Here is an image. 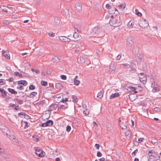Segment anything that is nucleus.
<instances>
[{
	"label": "nucleus",
	"instance_id": "obj_47",
	"mask_svg": "<svg viewBox=\"0 0 161 161\" xmlns=\"http://www.w3.org/2000/svg\"><path fill=\"white\" fill-rule=\"evenodd\" d=\"M157 140H154L153 141H151V143L153 144H155L157 143Z\"/></svg>",
	"mask_w": 161,
	"mask_h": 161
},
{
	"label": "nucleus",
	"instance_id": "obj_25",
	"mask_svg": "<svg viewBox=\"0 0 161 161\" xmlns=\"http://www.w3.org/2000/svg\"><path fill=\"white\" fill-rule=\"evenodd\" d=\"M103 92L102 91L100 92L98 94L97 97H99L100 98H101L102 97L103 93Z\"/></svg>",
	"mask_w": 161,
	"mask_h": 161
},
{
	"label": "nucleus",
	"instance_id": "obj_8",
	"mask_svg": "<svg viewBox=\"0 0 161 161\" xmlns=\"http://www.w3.org/2000/svg\"><path fill=\"white\" fill-rule=\"evenodd\" d=\"M6 134V135L8 136L11 140L13 141L15 139V137L11 133L10 130H7Z\"/></svg>",
	"mask_w": 161,
	"mask_h": 161
},
{
	"label": "nucleus",
	"instance_id": "obj_54",
	"mask_svg": "<svg viewBox=\"0 0 161 161\" xmlns=\"http://www.w3.org/2000/svg\"><path fill=\"white\" fill-rule=\"evenodd\" d=\"M102 153L98 151L97 153V156L98 157H100L102 156Z\"/></svg>",
	"mask_w": 161,
	"mask_h": 161
},
{
	"label": "nucleus",
	"instance_id": "obj_62",
	"mask_svg": "<svg viewBox=\"0 0 161 161\" xmlns=\"http://www.w3.org/2000/svg\"><path fill=\"white\" fill-rule=\"evenodd\" d=\"M24 123L25 124V128L26 127H27L28 126V124L27 122H24Z\"/></svg>",
	"mask_w": 161,
	"mask_h": 161
},
{
	"label": "nucleus",
	"instance_id": "obj_35",
	"mask_svg": "<svg viewBox=\"0 0 161 161\" xmlns=\"http://www.w3.org/2000/svg\"><path fill=\"white\" fill-rule=\"evenodd\" d=\"M14 75H15L17 76H18L19 77H22V75L21 74H20L19 73L17 72H15L14 73Z\"/></svg>",
	"mask_w": 161,
	"mask_h": 161
},
{
	"label": "nucleus",
	"instance_id": "obj_42",
	"mask_svg": "<svg viewBox=\"0 0 161 161\" xmlns=\"http://www.w3.org/2000/svg\"><path fill=\"white\" fill-rule=\"evenodd\" d=\"M16 100L17 102L19 104H21L23 103V101L22 100L20 99H16Z\"/></svg>",
	"mask_w": 161,
	"mask_h": 161
},
{
	"label": "nucleus",
	"instance_id": "obj_32",
	"mask_svg": "<svg viewBox=\"0 0 161 161\" xmlns=\"http://www.w3.org/2000/svg\"><path fill=\"white\" fill-rule=\"evenodd\" d=\"M26 83V82L25 80H21L18 82V84L19 85L21 84L22 85H24Z\"/></svg>",
	"mask_w": 161,
	"mask_h": 161
},
{
	"label": "nucleus",
	"instance_id": "obj_7",
	"mask_svg": "<svg viewBox=\"0 0 161 161\" xmlns=\"http://www.w3.org/2000/svg\"><path fill=\"white\" fill-rule=\"evenodd\" d=\"M116 66L114 64H111L109 66V71L111 74H114L115 72Z\"/></svg>",
	"mask_w": 161,
	"mask_h": 161
},
{
	"label": "nucleus",
	"instance_id": "obj_28",
	"mask_svg": "<svg viewBox=\"0 0 161 161\" xmlns=\"http://www.w3.org/2000/svg\"><path fill=\"white\" fill-rule=\"evenodd\" d=\"M63 14L65 16H68L69 14V12L67 9H65L63 11Z\"/></svg>",
	"mask_w": 161,
	"mask_h": 161
},
{
	"label": "nucleus",
	"instance_id": "obj_14",
	"mask_svg": "<svg viewBox=\"0 0 161 161\" xmlns=\"http://www.w3.org/2000/svg\"><path fill=\"white\" fill-rule=\"evenodd\" d=\"M126 7V4L125 3H124L122 4L119 5L118 7L120 10H123Z\"/></svg>",
	"mask_w": 161,
	"mask_h": 161
},
{
	"label": "nucleus",
	"instance_id": "obj_61",
	"mask_svg": "<svg viewBox=\"0 0 161 161\" xmlns=\"http://www.w3.org/2000/svg\"><path fill=\"white\" fill-rule=\"evenodd\" d=\"M138 142H137V141H134L133 142V144L135 145H137L138 144Z\"/></svg>",
	"mask_w": 161,
	"mask_h": 161
},
{
	"label": "nucleus",
	"instance_id": "obj_9",
	"mask_svg": "<svg viewBox=\"0 0 161 161\" xmlns=\"http://www.w3.org/2000/svg\"><path fill=\"white\" fill-rule=\"evenodd\" d=\"M59 39L63 42H69L70 41V39L65 36H61L59 37Z\"/></svg>",
	"mask_w": 161,
	"mask_h": 161
},
{
	"label": "nucleus",
	"instance_id": "obj_40",
	"mask_svg": "<svg viewBox=\"0 0 161 161\" xmlns=\"http://www.w3.org/2000/svg\"><path fill=\"white\" fill-rule=\"evenodd\" d=\"M158 30V28L156 26H153L152 27V31H157Z\"/></svg>",
	"mask_w": 161,
	"mask_h": 161
},
{
	"label": "nucleus",
	"instance_id": "obj_2",
	"mask_svg": "<svg viewBox=\"0 0 161 161\" xmlns=\"http://www.w3.org/2000/svg\"><path fill=\"white\" fill-rule=\"evenodd\" d=\"M139 25L142 28H147L149 24L148 21L145 19L140 20L139 22Z\"/></svg>",
	"mask_w": 161,
	"mask_h": 161
},
{
	"label": "nucleus",
	"instance_id": "obj_31",
	"mask_svg": "<svg viewBox=\"0 0 161 161\" xmlns=\"http://www.w3.org/2000/svg\"><path fill=\"white\" fill-rule=\"evenodd\" d=\"M135 12H136V14L139 16H140V17H141L142 16V14H141V13L140 12H139V11H138V10H137V9H136L135 10Z\"/></svg>",
	"mask_w": 161,
	"mask_h": 161
},
{
	"label": "nucleus",
	"instance_id": "obj_44",
	"mask_svg": "<svg viewBox=\"0 0 161 161\" xmlns=\"http://www.w3.org/2000/svg\"><path fill=\"white\" fill-rule=\"evenodd\" d=\"M35 86L33 85H31L29 87V89L31 90H33L35 89Z\"/></svg>",
	"mask_w": 161,
	"mask_h": 161
},
{
	"label": "nucleus",
	"instance_id": "obj_30",
	"mask_svg": "<svg viewBox=\"0 0 161 161\" xmlns=\"http://www.w3.org/2000/svg\"><path fill=\"white\" fill-rule=\"evenodd\" d=\"M72 101L74 102H76L77 101V97L74 95H72Z\"/></svg>",
	"mask_w": 161,
	"mask_h": 161
},
{
	"label": "nucleus",
	"instance_id": "obj_21",
	"mask_svg": "<svg viewBox=\"0 0 161 161\" xmlns=\"http://www.w3.org/2000/svg\"><path fill=\"white\" fill-rule=\"evenodd\" d=\"M45 123V125L46 126H51L53 123V121L51 120H49Z\"/></svg>",
	"mask_w": 161,
	"mask_h": 161
},
{
	"label": "nucleus",
	"instance_id": "obj_16",
	"mask_svg": "<svg viewBox=\"0 0 161 161\" xmlns=\"http://www.w3.org/2000/svg\"><path fill=\"white\" fill-rule=\"evenodd\" d=\"M75 9L77 11H79L81 9V5L79 3H76L75 5Z\"/></svg>",
	"mask_w": 161,
	"mask_h": 161
},
{
	"label": "nucleus",
	"instance_id": "obj_45",
	"mask_svg": "<svg viewBox=\"0 0 161 161\" xmlns=\"http://www.w3.org/2000/svg\"><path fill=\"white\" fill-rule=\"evenodd\" d=\"M5 82L3 80V79L0 80V86L3 85L4 84Z\"/></svg>",
	"mask_w": 161,
	"mask_h": 161
},
{
	"label": "nucleus",
	"instance_id": "obj_29",
	"mask_svg": "<svg viewBox=\"0 0 161 161\" xmlns=\"http://www.w3.org/2000/svg\"><path fill=\"white\" fill-rule=\"evenodd\" d=\"M120 127L122 129H126L127 128V126L125 125V124H123V123H122L120 125Z\"/></svg>",
	"mask_w": 161,
	"mask_h": 161
},
{
	"label": "nucleus",
	"instance_id": "obj_27",
	"mask_svg": "<svg viewBox=\"0 0 161 161\" xmlns=\"http://www.w3.org/2000/svg\"><path fill=\"white\" fill-rule=\"evenodd\" d=\"M37 94L36 92H33L30 94L29 96L31 98H33Z\"/></svg>",
	"mask_w": 161,
	"mask_h": 161
},
{
	"label": "nucleus",
	"instance_id": "obj_43",
	"mask_svg": "<svg viewBox=\"0 0 161 161\" xmlns=\"http://www.w3.org/2000/svg\"><path fill=\"white\" fill-rule=\"evenodd\" d=\"M61 78L63 80H66V79L67 77L66 75H61L60 76Z\"/></svg>",
	"mask_w": 161,
	"mask_h": 161
},
{
	"label": "nucleus",
	"instance_id": "obj_34",
	"mask_svg": "<svg viewBox=\"0 0 161 161\" xmlns=\"http://www.w3.org/2000/svg\"><path fill=\"white\" fill-rule=\"evenodd\" d=\"M128 88L130 90V91L134 92V91L136 90V88L134 87H132L131 86H130L128 87Z\"/></svg>",
	"mask_w": 161,
	"mask_h": 161
},
{
	"label": "nucleus",
	"instance_id": "obj_3",
	"mask_svg": "<svg viewBox=\"0 0 161 161\" xmlns=\"http://www.w3.org/2000/svg\"><path fill=\"white\" fill-rule=\"evenodd\" d=\"M134 43V41L132 38L131 37H128L126 41L125 44L128 47H131Z\"/></svg>",
	"mask_w": 161,
	"mask_h": 161
},
{
	"label": "nucleus",
	"instance_id": "obj_1",
	"mask_svg": "<svg viewBox=\"0 0 161 161\" xmlns=\"http://www.w3.org/2000/svg\"><path fill=\"white\" fill-rule=\"evenodd\" d=\"M109 23L111 26L114 27L119 26L121 24L119 17L115 15H111Z\"/></svg>",
	"mask_w": 161,
	"mask_h": 161
},
{
	"label": "nucleus",
	"instance_id": "obj_57",
	"mask_svg": "<svg viewBox=\"0 0 161 161\" xmlns=\"http://www.w3.org/2000/svg\"><path fill=\"white\" fill-rule=\"evenodd\" d=\"M155 111L156 112H159L160 111V109L158 107L155 108L154 109Z\"/></svg>",
	"mask_w": 161,
	"mask_h": 161
},
{
	"label": "nucleus",
	"instance_id": "obj_23",
	"mask_svg": "<svg viewBox=\"0 0 161 161\" xmlns=\"http://www.w3.org/2000/svg\"><path fill=\"white\" fill-rule=\"evenodd\" d=\"M53 60L54 62H58L60 61V59L57 56H54L53 58Z\"/></svg>",
	"mask_w": 161,
	"mask_h": 161
},
{
	"label": "nucleus",
	"instance_id": "obj_59",
	"mask_svg": "<svg viewBox=\"0 0 161 161\" xmlns=\"http://www.w3.org/2000/svg\"><path fill=\"white\" fill-rule=\"evenodd\" d=\"M12 17L13 19H17V15L15 14L13 15H12Z\"/></svg>",
	"mask_w": 161,
	"mask_h": 161
},
{
	"label": "nucleus",
	"instance_id": "obj_24",
	"mask_svg": "<svg viewBox=\"0 0 161 161\" xmlns=\"http://www.w3.org/2000/svg\"><path fill=\"white\" fill-rule=\"evenodd\" d=\"M8 91L12 94H16L17 93V92L15 91L14 89L11 88H8Z\"/></svg>",
	"mask_w": 161,
	"mask_h": 161
},
{
	"label": "nucleus",
	"instance_id": "obj_11",
	"mask_svg": "<svg viewBox=\"0 0 161 161\" xmlns=\"http://www.w3.org/2000/svg\"><path fill=\"white\" fill-rule=\"evenodd\" d=\"M134 24V20H131L127 24V27L129 28H132Z\"/></svg>",
	"mask_w": 161,
	"mask_h": 161
},
{
	"label": "nucleus",
	"instance_id": "obj_63",
	"mask_svg": "<svg viewBox=\"0 0 161 161\" xmlns=\"http://www.w3.org/2000/svg\"><path fill=\"white\" fill-rule=\"evenodd\" d=\"M100 161H107L104 158H102L100 159Z\"/></svg>",
	"mask_w": 161,
	"mask_h": 161
},
{
	"label": "nucleus",
	"instance_id": "obj_18",
	"mask_svg": "<svg viewBox=\"0 0 161 161\" xmlns=\"http://www.w3.org/2000/svg\"><path fill=\"white\" fill-rule=\"evenodd\" d=\"M55 87L58 90H60L63 87V86L60 83H57L55 84Z\"/></svg>",
	"mask_w": 161,
	"mask_h": 161
},
{
	"label": "nucleus",
	"instance_id": "obj_12",
	"mask_svg": "<svg viewBox=\"0 0 161 161\" xmlns=\"http://www.w3.org/2000/svg\"><path fill=\"white\" fill-rule=\"evenodd\" d=\"M0 91L1 92L2 95L3 97L6 98L8 99H10V98L7 95L6 92L5 91H4L3 90L1 89L0 88Z\"/></svg>",
	"mask_w": 161,
	"mask_h": 161
},
{
	"label": "nucleus",
	"instance_id": "obj_41",
	"mask_svg": "<svg viewBox=\"0 0 161 161\" xmlns=\"http://www.w3.org/2000/svg\"><path fill=\"white\" fill-rule=\"evenodd\" d=\"M78 34L77 33L75 32L73 34V37L75 38H77L78 37Z\"/></svg>",
	"mask_w": 161,
	"mask_h": 161
},
{
	"label": "nucleus",
	"instance_id": "obj_53",
	"mask_svg": "<svg viewBox=\"0 0 161 161\" xmlns=\"http://www.w3.org/2000/svg\"><path fill=\"white\" fill-rule=\"evenodd\" d=\"M148 110V109H147V110H144V112L145 113H146L147 112V113L146 114H144L145 117L147 116L148 115V113H147Z\"/></svg>",
	"mask_w": 161,
	"mask_h": 161
},
{
	"label": "nucleus",
	"instance_id": "obj_19",
	"mask_svg": "<svg viewBox=\"0 0 161 161\" xmlns=\"http://www.w3.org/2000/svg\"><path fill=\"white\" fill-rule=\"evenodd\" d=\"M0 155L3 157H5V154L4 150L1 147H0Z\"/></svg>",
	"mask_w": 161,
	"mask_h": 161
},
{
	"label": "nucleus",
	"instance_id": "obj_36",
	"mask_svg": "<svg viewBox=\"0 0 161 161\" xmlns=\"http://www.w3.org/2000/svg\"><path fill=\"white\" fill-rule=\"evenodd\" d=\"M84 114L85 116L88 115L89 114V112L87 109H86L83 111Z\"/></svg>",
	"mask_w": 161,
	"mask_h": 161
},
{
	"label": "nucleus",
	"instance_id": "obj_26",
	"mask_svg": "<svg viewBox=\"0 0 161 161\" xmlns=\"http://www.w3.org/2000/svg\"><path fill=\"white\" fill-rule=\"evenodd\" d=\"M74 84L75 85L78 86L80 83V81L77 79H74Z\"/></svg>",
	"mask_w": 161,
	"mask_h": 161
},
{
	"label": "nucleus",
	"instance_id": "obj_38",
	"mask_svg": "<svg viewBox=\"0 0 161 161\" xmlns=\"http://www.w3.org/2000/svg\"><path fill=\"white\" fill-rule=\"evenodd\" d=\"M41 83L42 85L43 86H46L47 85V82L42 80L41 82Z\"/></svg>",
	"mask_w": 161,
	"mask_h": 161
},
{
	"label": "nucleus",
	"instance_id": "obj_50",
	"mask_svg": "<svg viewBox=\"0 0 161 161\" xmlns=\"http://www.w3.org/2000/svg\"><path fill=\"white\" fill-rule=\"evenodd\" d=\"M48 35L49 36L51 37H53L54 36V34L52 32L49 33Z\"/></svg>",
	"mask_w": 161,
	"mask_h": 161
},
{
	"label": "nucleus",
	"instance_id": "obj_13",
	"mask_svg": "<svg viewBox=\"0 0 161 161\" xmlns=\"http://www.w3.org/2000/svg\"><path fill=\"white\" fill-rule=\"evenodd\" d=\"M17 119V118L16 116L15 115H13L10 118V120L13 123H15Z\"/></svg>",
	"mask_w": 161,
	"mask_h": 161
},
{
	"label": "nucleus",
	"instance_id": "obj_6",
	"mask_svg": "<svg viewBox=\"0 0 161 161\" xmlns=\"http://www.w3.org/2000/svg\"><path fill=\"white\" fill-rule=\"evenodd\" d=\"M108 13L110 14H115L116 15L119 14L118 11L114 8H110L108 10Z\"/></svg>",
	"mask_w": 161,
	"mask_h": 161
},
{
	"label": "nucleus",
	"instance_id": "obj_37",
	"mask_svg": "<svg viewBox=\"0 0 161 161\" xmlns=\"http://www.w3.org/2000/svg\"><path fill=\"white\" fill-rule=\"evenodd\" d=\"M149 154H154V155H157V153L154 152L153 150H151L148 153V154L149 155Z\"/></svg>",
	"mask_w": 161,
	"mask_h": 161
},
{
	"label": "nucleus",
	"instance_id": "obj_56",
	"mask_svg": "<svg viewBox=\"0 0 161 161\" xmlns=\"http://www.w3.org/2000/svg\"><path fill=\"white\" fill-rule=\"evenodd\" d=\"M95 147L97 149H99V145L97 144H95Z\"/></svg>",
	"mask_w": 161,
	"mask_h": 161
},
{
	"label": "nucleus",
	"instance_id": "obj_5",
	"mask_svg": "<svg viewBox=\"0 0 161 161\" xmlns=\"http://www.w3.org/2000/svg\"><path fill=\"white\" fill-rule=\"evenodd\" d=\"M139 79L141 82H143V83L146 82L147 77L146 76L142 73H141L139 75Z\"/></svg>",
	"mask_w": 161,
	"mask_h": 161
},
{
	"label": "nucleus",
	"instance_id": "obj_4",
	"mask_svg": "<svg viewBox=\"0 0 161 161\" xmlns=\"http://www.w3.org/2000/svg\"><path fill=\"white\" fill-rule=\"evenodd\" d=\"M35 153L37 156L41 158L44 157L45 155V153L40 149H36V150Z\"/></svg>",
	"mask_w": 161,
	"mask_h": 161
},
{
	"label": "nucleus",
	"instance_id": "obj_55",
	"mask_svg": "<svg viewBox=\"0 0 161 161\" xmlns=\"http://www.w3.org/2000/svg\"><path fill=\"white\" fill-rule=\"evenodd\" d=\"M3 23L4 24L7 25L9 23V22L8 20H6L3 21Z\"/></svg>",
	"mask_w": 161,
	"mask_h": 161
},
{
	"label": "nucleus",
	"instance_id": "obj_20",
	"mask_svg": "<svg viewBox=\"0 0 161 161\" xmlns=\"http://www.w3.org/2000/svg\"><path fill=\"white\" fill-rule=\"evenodd\" d=\"M100 29L98 27H96L93 29V32L95 34H97L98 32Z\"/></svg>",
	"mask_w": 161,
	"mask_h": 161
},
{
	"label": "nucleus",
	"instance_id": "obj_10",
	"mask_svg": "<svg viewBox=\"0 0 161 161\" xmlns=\"http://www.w3.org/2000/svg\"><path fill=\"white\" fill-rule=\"evenodd\" d=\"M2 54L6 58L9 59L10 58V57L9 56V54L8 53V51H5L4 50H3L2 52Z\"/></svg>",
	"mask_w": 161,
	"mask_h": 161
},
{
	"label": "nucleus",
	"instance_id": "obj_64",
	"mask_svg": "<svg viewBox=\"0 0 161 161\" xmlns=\"http://www.w3.org/2000/svg\"><path fill=\"white\" fill-rule=\"evenodd\" d=\"M35 72H36V74H39L40 73L39 70H38V69L35 70Z\"/></svg>",
	"mask_w": 161,
	"mask_h": 161
},
{
	"label": "nucleus",
	"instance_id": "obj_60",
	"mask_svg": "<svg viewBox=\"0 0 161 161\" xmlns=\"http://www.w3.org/2000/svg\"><path fill=\"white\" fill-rule=\"evenodd\" d=\"M106 7L108 9H109V8H111L110 7V5L108 4H107L106 5Z\"/></svg>",
	"mask_w": 161,
	"mask_h": 161
},
{
	"label": "nucleus",
	"instance_id": "obj_15",
	"mask_svg": "<svg viewBox=\"0 0 161 161\" xmlns=\"http://www.w3.org/2000/svg\"><path fill=\"white\" fill-rule=\"evenodd\" d=\"M119 96V94L118 92L112 94L110 97V99H113L115 97H117Z\"/></svg>",
	"mask_w": 161,
	"mask_h": 161
},
{
	"label": "nucleus",
	"instance_id": "obj_48",
	"mask_svg": "<svg viewBox=\"0 0 161 161\" xmlns=\"http://www.w3.org/2000/svg\"><path fill=\"white\" fill-rule=\"evenodd\" d=\"M137 152V150H135L132 153V155L133 156H134L135 155L136 153Z\"/></svg>",
	"mask_w": 161,
	"mask_h": 161
},
{
	"label": "nucleus",
	"instance_id": "obj_51",
	"mask_svg": "<svg viewBox=\"0 0 161 161\" xmlns=\"http://www.w3.org/2000/svg\"><path fill=\"white\" fill-rule=\"evenodd\" d=\"M121 55L119 54L117 56L116 59L117 60H119L121 58Z\"/></svg>",
	"mask_w": 161,
	"mask_h": 161
},
{
	"label": "nucleus",
	"instance_id": "obj_49",
	"mask_svg": "<svg viewBox=\"0 0 161 161\" xmlns=\"http://www.w3.org/2000/svg\"><path fill=\"white\" fill-rule=\"evenodd\" d=\"M25 114H24V113H19L18 114V115L20 117H23V116H24Z\"/></svg>",
	"mask_w": 161,
	"mask_h": 161
},
{
	"label": "nucleus",
	"instance_id": "obj_58",
	"mask_svg": "<svg viewBox=\"0 0 161 161\" xmlns=\"http://www.w3.org/2000/svg\"><path fill=\"white\" fill-rule=\"evenodd\" d=\"M17 89L21 90L22 89V86L20 85H19L17 87Z\"/></svg>",
	"mask_w": 161,
	"mask_h": 161
},
{
	"label": "nucleus",
	"instance_id": "obj_17",
	"mask_svg": "<svg viewBox=\"0 0 161 161\" xmlns=\"http://www.w3.org/2000/svg\"><path fill=\"white\" fill-rule=\"evenodd\" d=\"M159 90V86L158 85L152 88V91L153 92H157Z\"/></svg>",
	"mask_w": 161,
	"mask_h": 161
},
{
	"label": "nucleus",
	"instance_id": "obj_46",
	"mask_svg": "<svg viewBox=\"0 0 161 161\" xmlns=\"http://www.w3.org/2000/svg\"><path fill=\"white\" fill-rule=\"evenodd\" d=\"M71 127L70 126L67 125L66 127V130L68 132H69L71 130Z\"/></svg>",
	"mask_w": 161,
	"mask_h": 161
},
{
	"label": "nucleus",
	"instance_id": "obj_33",
	"mask_svg": "<svg viewBox=\"0 0 161 161\" xmlns=\"http://www.w3.org/2000/svg\"><path fill=\"white\" fill-rule=\"evenodd\" d=\"M157 86H158L157 82L155 81H153L152 83L151 87L152 88H153V87H154L155 86V87Z\"/></svg>",
	"mask_w": 161,
	"mask_h": 161
},
{
	"label": "nucleus",
	"instance_id": "obj_22",
	"mask_svg": "<svg viewBox=\"0 0 161 161\" xmlns=\"http://www.w3.org/2000/svg\"><path fill=\"white\" fill-rule=\"evenodd\" d=\"M153 156H154L153 154L149 155L148 161H154L155 158L153 157Z\"/></svg>",
	"mask_w": 161,
	"mask_h": 161
},
{
	"label": "nucleus",
	"instance_id": "obj_39",
	"mask_svg": "<svg viewBox=\"0 0 161 161\" xmlns=\"http://www.w3.org/2000/svg\"><path fill=\"white\" fill-rule=\"evenodd\" d=\"M125 135L126 136L130 137L131 136V134L129 131H128L125 133Z\"/></svg>",
	"mask_w": 161,
	"mask_h": 161
},
{
	"label": "nucleus",
	"instance_id": "obj_52",
	"mask_svg": "<svg viewBox=\"0 0 161 161\" xmlns=\"http://www.w3.org/2000/svg\"><path fill=\"white\" fill-rule=\"evenodd\" d=\"M144 139L143 138H140L138 139V142L141 143V142H142L143 141V140Z\"/></svg>",
	"mask_w": 161,
	"mask_h": 161
}]
</instances>
